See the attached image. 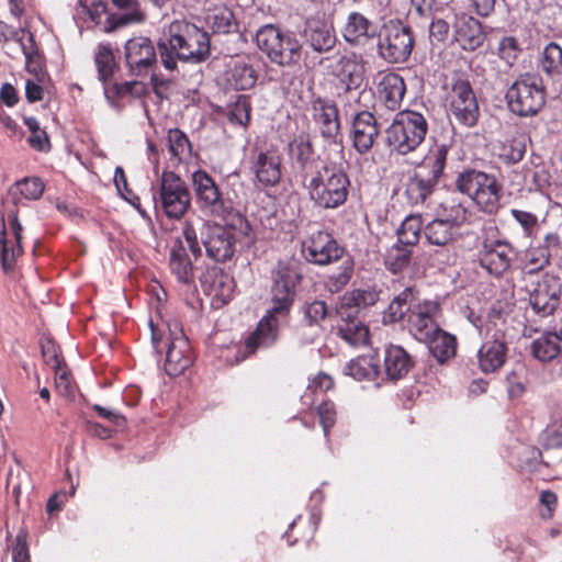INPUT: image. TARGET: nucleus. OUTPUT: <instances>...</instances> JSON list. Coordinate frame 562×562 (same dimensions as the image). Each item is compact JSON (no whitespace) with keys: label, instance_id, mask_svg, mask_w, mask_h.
<instances>
[{"label":"nucleus","instance_id":"nucleus-1","mask_svg":"<svg viewBox=\"0 0 562 562\" xmlns=\"http://www.w3.org/2000/svg\"><path fill=\"white\" fill-rule=\"evenodd\" d=\"M158 53L168 70L177 68V59L202 64L211 56V38L206 31L193 23L175 22L170 25L168 41L158 43Z\"/></svg>","mask_w":562,"mask_h":562},{"label":"nucleus","instance_id":"nucleus-2","mask_svg":"<svg viewBox=\"0 0 562 562\" xmlns=\"http://www.w3.org/2000/svg\"><path fill=\"white\" fill-rule=\"evenodd\" d=\"M378 300V292L371 286L357 289L346 293L337 313L340 317L338 324L339 336L350 346H364L369 340L368 328L357 318L359 308L372 305Z\"/></svg>","mask_w":562,"mask_h":562},{"label":"nucleus","instance_id":"nucleus-3","mask_svg":"<svg viewBox=\"0 0 562 562\" xmlns=\"http://www.w3.org/2000/svg\"><path fill=\"white\" fill-rule=\"evenodd\" d=\"M449 146L447 144L435 145L425 156L418 170L408 178L405 194L412 205L424 204L434 193L447 164Z\"/></svg>","mask_w":562,"mask_h":562},{"label":"nucleus","instance_id":"nucleus-4","mask_svg":"<svg viewBox=\"0 0 562 562\" xmlns=\"http://www.w3.org/2000/svg\"><path fill=\"white\" fill-rule=\"evenodd\" d=\"M256 42L259 49L273 64L291 67L301 60L303 45L291 31L267 24L257 31Z\"/></svg>","mask_w":562,"mask_h":562},{"label":"nucleus","instance_id":"nucleus-5","mask_svg":"<svg viewBox=\"0 0 562 562\" xmlns=\"http://www.w3.org/2000/svg\"><path fill=\"white\" fill-rule=\"evenodd\" d=\"M454 184L459 192L471 198L483 212H497L502 186L494 175L469 168L457 176Z\"/></svg>","mask_w":562,"mask_h":562},{"label":"nucleus","instance_id":"nucleus-6","mask_svg":"<svg viewBox=\"0 0 562 562\" xmlns=\"http://www.w3.org/2000/svg\"><path fill=\"white\" fill-rule=\"evenodd\" d=\"M428 132L426 117L416 111L398 112L386 130V143L400 155L414 151L424 140Z\"/></svg>","mask_w":562,"mask_h":562},{"label":"nucleus","instance_id":"nucleus-7","mask_svg":"<svg viewBox=\"0 0 562 562\" xmlns=\"http://www.w3.org/2000/svg\"><path fill=\"white\" fill-rule=\"evenodd\" d=\"M350 181L346 172L335 167L312 178L302 188L310 199L322 209H336L342 205L349 193Z\"/></svg>","mask_w":562,"mask_h":562},{"label":"nucleus","instance_id":"nucleus-8","mask_svg":"<svg viewBox=\"0 0 562 562\" xmlns=\"http://www.w3.org/2000/svg\"><path fill=\"white\" fill-rule=\"evenodd\" d=\"M506 100L509 110L518 116H533L546 103L542 79L533 74L520 75L508 88Z\"/></svg>","mask_w":562,"mask_h":562},{"label":"nucleus","instance_id":"nucleus-9","mask_svg":"<svg viewBox=\"0 0 562 562\" xmlns=\"http://www.w3.org/2000/svg\"><path fill=\"white\" fill-rule=\"evenodd\" d=\"M378 54L387 64L406 63L412 55L415 36L409 26L391 21L378 34Z\"/></svg>","mask_w":562,"mask_h":562},{"label":"nucleus","instance_id":"nucleus-10","mask_svg":"<svg viewBox=\"0 0 562 562\" xmlns=\"http://www.w3.org/2000/svg\"><path fill=\"white\" fill-rule=\"evenodd\" d=\"M482 247L481 267L492 277L503 278L505 272L509 270L516 252L508 241L499 238V231L493 223L484 227Z\"/></svg>","mask_w":562,"mask_h":562},{"label":"nucleus","instance_id":"nucleus-11","mask_svg":"<svg viewBox=\"0 0 562 562\" xmlns=\"http://www.w3.org/2000/svg\"><path fill=\"white\" fill-rule=\"evenodd\" d=\"M157 194L154 193L155 204L159 202L164 213L169 218L180 220L191 205V194L186 182L173 171H164L159 180Z\"/></svg>","mask_w":562,"mask_h":562},{"label":"nucleus","instance_id":"nucleus-12","mask_svg":"<svg viewBox=\"0 0 562 562\" xmlns=\"http://www.w3.org/2000/svg\"><path fill=\"white\" fill-rule=\"evenodd\" d=\"M18 206L2 202L0 207V260L4 271L10 270L22 254L23 227L18 218Z\"/></svg>","mask_w":562,"mask_h":562},{"label":"nucleus","instance_id":"nucleus-13","mask_svg":"<svg viewBox=\"0 0 562 562\" xmlns=\"http://www.w3.org/2000/svg\"><path fill=\"white\" fill-rule=\"evenodd\" d=\"M289 153L293 161L294 176L301 187L322 171H327L328 165L316 154L308 136L300 135L289 144Z\"/></svg>","mask_w":562,"mask_h":562},{"label":"nucleus","instance_id":"nucleus-14","mask_svg":"<svg viewBox=\"0 0 562 562\" xmlns=\"http://www.w3.org/2000/svg\"><path fill=\"white\" fill-rule=\"evenodd\" d=\"M158 46L146 36L130 38L124 45V59L128 75L144 78L155 71L158 66Z\"/></svg>","mask_w":562,"mask_h":562},{"label":"nucleus","instance_id":"nucleus-15","mask_svg":"<svg viewBox=\"0 0 562 562\" xmlns=\"http://www.w3.org/2000/svg\"><path fill=\"white\" fill-rule=\"evenodd\" d=\"M193 189L202 211L215 217L225 220L233 206L228 199H224L213 178L204 170L192 173Z\"/></svg>","mask_w":562,"mask_h":562},{"label":"nucleus","instance_id":"nucleus-16","mask_svg":"<svg viewBox=\"0 0 562 562\" xmlns=\"http://www.w3.org/2000/svg\"><path fill=\"white\" fill-rule=\"evenodd\" d=\"M169 338L166 351L165 370L168 375L183 373L193 361L189 339L177 322L168 324Z\"/></svg>","mask_w":562,"mask_h":562},{"label":"nucleus","instance_id":"nucleus-17","mask_svg":"<svg viewBox=\"0 0 562 562\" xmlns=\"http://www.w3.org/2000/svg\"><path fill=\"white\" fill-rule=\"evenodd\" d=\"M313 120L319 133L329 144L344 148V136L340 127L339 111L331 100L316 97L311 102Z\"/></svg>","mask_w":562,"mask_h":562},{"label":"nucleus","instance_id":"nucleus-18","mask_svg":"<svg viewBox=\"0 0 562 562\" xmlns=\"http://www.w3.org/2000/svg\"><path fill=\"white\" fill-rule=\"evenodd\" d=\"M366 60L362 55L351 52L337 60L333 76L338 81L339 95L359 90L366 78Z\"/></svg>","mask_w":562,"mask_h":562},{"label":"nucleus","instance_id":"nucleus-19","mask_svg":"<svg viewBox=\"0 0 562 562\" xmlns=\"http://www.w3.org/2000/svg\"><path fill=\"white\" fill-rule=\"evenodd\" d=\"M200 236L206 254L215 261H225L234 255V235L221 225L200 223Z\"/></svg>","mask_w":562,"mask_h":562},{"label":"nucleus","instance_id":"nucleus-20","mask_svg":"<svg viewBox=\"0 0 562 562\" xmlns=\"http://www.w3.org/2000/svg\"><path fill=\"white\" fill-rule=\"evenodd\" d=\"M302 251L307 261L316 265L336 261L344 254V249L338 246L334 237L323 231L312 233L310 238L303 243Z\"/></svg>","mask_w":562,"mask_h":562},{"label":"nucleus","instance_id":"nucleus-21","mask_svg":"<svg viewBox=\"0 0 562 562\" xmlns=\"http://www.w3.org/2000/svg\"><path fill=\"white\" fill-rule=\"evenodd\" d=\"M439 311L440 306L436 301H425L414 305L408 315V323L409 329L417 340L425 342L440 329L436 323Z\"/></svg>","mask_w":562,"mask_h":562},{"label":"nucleus","instance_id":"nucleus-22","mask_svg":"<svg viewBox=\"0 0 562 562\" xmlns=\"http://www.w3.org/2000/svg\"><path fill=\"white\" fill-rule=\"evenodd\" d=\"M282 321V318L266 312L255 330L245 340L243 359L254 355L259 349H267L273 346L279 339V329Z\"/></svg>","mask_w":562,"mask_h":562},{"label":"nucleus","instance_id":"nucleus-23","mask_svg":"<svg viewBox=\"0 0 562 562\" xmlns=\"http://www.w3.org/2000/svg\"><path fill=\"white\" fill-rule=\"evenodd\" d=\"M453 38L460 44L462 49L474 52L484 44L486 34L477 19L461 13L454 16Z\"/></svg>","mask_w":562,"mask_h":562},{"label":"nucleus","instance_id":"nucleus-24","mask_svg":"<svg viewBox=\"0 0 562 562\" xmlns=\"http://www.w3.org/2000/svg\"><path fill=\"white\" fill-rule=\"evenodd\" d=\"M379 136L375 116L369 111L357 113L352 120V142L355 149L363 155L371 150Z\"/></svg>","mask_w":562,"mask_h":562},{"label":"nucleus","instance_id":"nucleus-25","mask_svg":"<svg viewBox=\"0 0 562 562\" xmlns=\"http://www.w3.org/2000/svg\"><path fill=\"white\" fill-rule=\"evenodd\" d=\"M302 37L315 53L326 54L336 46L337 37L331 25L323 21H310L305 24Z\"/></svg>","mask_w":562,"mask_h":562},{"label":"nucleus","instance_id":"nucleus-26","mask_svg":"<svg viewBox=\"0 0 562 562\" xmlns=\"http://www.w3.org/2000/svg\"><path fill=\"white\" fill-rule=\"evenodd\" d=\"M529 350L532 357L540 362L555 360L562 351V321L560 327L547 329L533 339Z\"/></svg>","mask_w":562,"mask_h":562},{"label":"nucleus","instance_id":"nucleus-27","mask_svg":"<svg viewBox=\"0 0 562 562\" xmlns=\"http://www.w3.org/2000/svg\"><path fill=\"white\" fill-rule=\"evenodd\" d=\"M342 36L348 44L366 45L378 36L376 25L360 12H351L342 29Z\"/></svg>","mask_w":562,"mask_h":562},{"label":"nucleus","instance_id":"nucleus-28","mask_svg":"<svg viewBox=\"0 0 562 562\" xmlns=\"http://www.w3.org/2000/svg\"><path fill=\"white\" fill-rule=\"evenodd\" d=\"M561 290L558 283H536L530 292L529 302L537 315L547 317L559 307Z\"/></svg>","mask_w":562,"mask_h":562},{"label":"nucleus","instance_id":"nucleus-29","mask_svg":"<svg viewBox=\"0 0 562 562\" xmlns=\"http://www.w3.org/2000/svg\"><path fill=\"white\" fill-rule=\"evenodd\" d=\"M252 170L265 187H273L281 179V160L272 151H258L254 156Z\"/></svg>","mask_w":562,"mask_h":562},{"label":"nucleus","instance_id":"nucleus-30","mask_svg":"<svg viewBox=\"0 0 562 562\" xmlns=\"http://www.w3.org/2000/svg\"><path fill=\"white\" fill-rule=\"evenodd\" d=\"M406 92L404 79L396 72H386L378 83V94L386 109L397 110Z\"/></svg>","mask_w":562,"mask_h":562},{"label":"nucleus","instance_id":"nucleus-31","mask_svg":"<svg viewBox=\"0 0 562 562\" xmlns=\"http://www.w3.org/2000/svg\"><path fill=\"white\" fill-rule=\"evenodd\" d=\"M492 338L486 340L477 352L480 368L485 373L495 372L506 360L505 341L497 333L493 334Z\"/></svg>","mask_w":562,"mask_h":562},{"label":"nucleus","instance_id":"nucleus-32","mask_svg":"<svg viewBox=\"0 0 562 562\" xmlns=\"http://www.w3.org/2000/svg\"><path fill=\"white\" fill-rule=\"evenodd\" d=\"M413 368L412 357L404 348L390 345L384 350V369L389 379L400 380Z\"/></svg>","mask_w":562,"mask_h":562},{"label":"nucleus","instance_id":"nucleus-33","mask_svg":"<svg viewBox=\"0 0 562 562\" xmlns=\"http://www.w3.org/2000/svg\"><path fill=\"white\" fill-rule=\"evenodd\" d=\"M44 192V183L40 178H24L16 181L8 190L7 200L12 206H18L22 198L26 200H37Z\"/></svg>","mask_w":562,"mask_h":562},{"label":"nucleus","instance_id":"nucleus-34","mask_svg":"<svg viewBox=\"0 0 562 562\" xmlns=\"http://www.w3.org/2000/svg\"><path fill=\"white\" fill-rule=\"evenodd\" d=\"M295 283H273L271 288L272 306L267 312L284 319L294 302Z\"/></svg>","mask_w":562,"mask_h":562},{"label":"nucleus","instance_id":"nucleus-35","mask_svg":"<svg viewBox=\"0 0 562 562\" xmlns=\"http://www.w3.org/2000/svg\"><path fill=\"white\" fill-rule=\"evenodd\" d=\"M112 4L125 12L122 14H110V30L117 29L131 23H139L145 20V13L140 10L137 0H111Z\"/></svg>","mask_w":562,"mask_h":562},{"label":"nucleus","instance_id":"nucleus-36","mask_svg":"<svg viewBox=\"0 0 562 562\" xmlns=\"http://www.w3.org/2000/svg\"><path fill=\"white\" fill-rule=\"evenodd\" d=\"M205 23L213 34H231L238 31V23L231 9L217 7L205 16Z\"/></svg>","mask_w":562,"mask_h":562},{"label":"nucleus","instance_id":"nucleus-37","mask_svg":"<svg viewBox=\"0 0 562 562\" xmlns=\"http://www.w3.org/2000/svg\"><path fill=\"white\" fill-rule=\"evenodd\" d=\"M427 241L447 251L453 241V225L443 218L434 220L424 229Z\"/></svg>","mask_w":562,"mask_h":562},{"label":"nucleus","instance_id":"nucleus-38","mask_svg":"<svg viewBox=\"0 0 562 562\" xmlns=\"http://www.w3.org/2000/svg\"><path fill=\"white\" fill-rule=\"evenodd\" d=\"M226 80L235 90H247L256 85L257 74L252 66L237 61L227 71Z\"/></svg>","mask_w":562,"mask_h":562},{"label":"nucleus","instance_id":"nucleus-39","mask_svg":"<svg viewBox=\"0 0 562 562\" xmlns=\"http://www.w3.org/2000/svg\"><path fill=\"white\" fill-rule=\"evenodd\" d=\"M425 344L428 345L430 353L439 362L446 361L456 353V338L441 329L436 331Z\"/></svg>","mask_w":562,"mask_h":562},{"label":"nucleus","instance_id":"nucleus-40","mask_svg":"<svg viewBox=\"0 0 562 562\" xmlns=\"http://www.w3.org/2000/svg\"><path fill=\"white\" fill-rule=\"evenodd\" d=\"M345 373L355 380H373L379 374V366L372 357H358L348 362Z\"/></svg>","mask_w":562,"mask_h":562},{"label":"nucleus","instance_id":"nucleus-41","mask_svg":"<svg viewBox=\"0 0 562 562\" xmlns=\"http://www.w3.org/2000/svg\"><path fill=\"white\" fill-rule=\"evenodd\" d=\"M94 63L98 70V77L104 83L113 77L117 69L115 56L110 45L100 44L98 46L94 54Z\"/></svg>","mask_w":562,"mask_h":562},{"label":"nucleus","instance_id":"nucleus-42","mask_svg":"<svg viewBox=\"0 0 562 562\" xmlns=\"http://www.w3.org/2000/svg\"><path fill=\"white\" fill-rule=\"evenodd\" d=\"M450 111L459 124L473 127L480 117V108L477 101L464 103L460 101L450 102Z\"/></svg>","mask_w":562,"mask_h":562},{"label":"nucleus","instance_id":"nucleus-43","mask_svg":"<svg viewBox=\"0 0 562 562\" xmlns=\"http://www.w3.org/2000/svg\"><path fill=\"white\" fill-rule=\"evenodd\" d=\"M541 68L548 75L562 74V47L550 42L542 52Z\"/></svg>","mask_w":562,"mask_h":562},{"label":"nucleus","instance_id":"nucleus-44","mask_svg":"<svg viewBox=\"0 0 562 562\" xmlns=\"http://www.w3.org/2000/svg\"><path fill=\"white\" fill-rule=\"evenodd\" d=\"M146 92V86L140 81H126L123 83H113L111 87H105L104 93L108 100L120 99L126 95L139 98Z\"/></svg>","mask_w":562,"mask_h":562},{"label":"nucleus","instance_id":"nucleus-45","mask_svg":"<svg viewBox=\"0 0 562 562\" xmlns=\"http://www.w3.org/2000/svg\"><path fill=\"white\" fill-rule=\"evenodd\" d=\"M413 304V289L406 288L390 303L387 314L391 322H397L404 317L405 314H411L414 308Z\"/></svg>","mask_w":562,"mask_h":562},{"label":"nucleus","instance_id":"nucleus-46","mask_svg":"<svg viewBox=\"0 0 562 562\" xmlns=\"http://www.w3.org/2000/svg\"><path fill=\"white\" fill-rule=\"evenodd\" d=\"M24 124L31 132L27 138L29 145L38 151H48L50 149V140L47 133L41 128L38 121L33 116H25Z\"/></svg>","mask_w":562,"mask_h":562},{"label":"nucleus","instance_id":"nucleus-47","mask_svg":"<svg viewBox=\"0 0 562 562\" xmlns=\"http://www.w3.org/2000/svg\"><path fill=\"white\" fill-rule=\"evenodd\" d=\"M526 153L524 138H514L503 143L499 147L498 157L506 165H515L522 160Z\"/></svg>","mask_w":562,"mask_h":562},{"label":"nucleus","instance_id":"nucleus-48","mask_svg":"<svg viewBox=\"0 0 562 562\" xmlns=\"http://www.w3.org/2000/svg\"><path fill=\"white\" fill-rule=\"evenodd\" d=\"M168 143L171 155L179 160L191 156V143L187 135L179 128H173L168 132Z\"/></svg>","mask_w":562,"mask_h":562},{"label":"nucleus","instance_id":"nucleus-49","mask_svg":"<svg viewBox=\"0 0 562 562\" xmlns=\"http://www.w3.org/2000/svg\"><path fill=\"white\" fill-rule=\"evenodd\" d=\"M204 292L209 295H213L211 304L218 308L232 299L235 283H201Z\"/></svg>","mask_w":562,"mask_h":562},{"label":"nucleus","instance_id":"nucleus-50","mask_svg":"<svg viewBox=\"0 0 562 562\" xmlns=\"http://www.w3.org/2000/svg\"><path fill=\"white\" fill-rule=\"evenodd\" d=\"M420 233L419 217H407L397 231L398 241L405 246L417 244Z\"/></svg>","mask_w":562,"mask_h":562},{"label":"nucleus","instance_id":"nucleus-51","mask_svg":"<svg viewBox=\"0 0 562 562\" xmlns=\"http://www.w3.org/2000/svg\"><path fill=\"white\" fill-rule=\"evenodd\" d=\"M55 389L64 397L72 398L76 392V385L65 364L54 368Z\"/></svg>","mask_w":562,"mask_h":562},{"label":"nucleus","instance_id":"nucleus-52","mask_svg":"<svg viewBox=\"0 0 562 562\" xmlns=\"http://www.w3.org/2000/svg\"><path fill=\"white\" fill-rule=\"evenodd\" d=\"M440 206L445 211V221L450 223L453 226H460L467 221V209L462 205L461 202H456L454 200H446Z\"/></svg>","mask_w":562,"mask_h":562},{"label":"nucleus","instance_id":"nucleus-53","mask_svg":"<svg viewBox=\"0 0 562 562\" xmlns=\"http://www.w3.org/2000/svg\"><path fill=\"white\" fill-rule=\"evenodd\" d=\"M30 45L22 43V50L26 59V69L31 74L37 75L42 71V56L35 47L32 33H29Z\"/></svg>","mask_w":562,"mask_h":562},{"label":"nucleus","instance_id":"nucleus-54","mask_svg":"<svg viewBox=\"0 0 562 562\" xmlns=\"http://www.w3.org/2000/svg\"><path fill=\"white\" fill-rule=\"evenodd\" d=\"M250 111L249 99L246 95H239L231 109V121L246 126L250 120Z\"/></svg>","mask_w":562,"mask_h":562},{"label":"nucleus","instance_id":"nucleus-55","mask_svg":"<svg viewBox=\"0 0 562 562\" xmlns=\"http://www.w3.org/2000/svg\"><path fill=\"white\" fill-rule=\"evenodd\" d=\"M170 268L177 274L178 281H189L190 261L184 257L183 249L172 250Z\"/></svg>","mask_w":562,"mask_h":562},{"label":"nucleus","instance_id":"nucleus-56","mask_svg":"<svg viewBox=\"0 0 562 562\" xmlns=\"http://www.w3.org/2000/svg\"><path fill=\"white\" fill-rule=\"evenodd\" d=\"M462 101L464 103H471V101H477L476 95L472 89L471 83L467 79H457L452 83L451 89V101Z\"/></svg>","mask_w":562,"mask_h":562},{"label":"nucleus","instance_id":"nucleus-57","mask_svg":"<svg viewBox=\"0 0 562 562\" xmlns=\"http://www.w3.org/2000/svg\"><path fill=\"white\" fill-rule=\"evenodd\" d=\"M317 415L319 417V423L323 427L325 437H328L330 428L336 423V408L334 403L328 401H323L321 405L317 406Z\"/></svg>","mask_w":562,"mask_h":562},{"label":"nucleus","instance_id":"nucleus-58","mask_svg":"<svg viewBox=\"0 0 562 562\" xmlns=\"http://www.w3.org/2000/svg\"><path fill=\"white\" fill-rule=\"evenodd\" d=\"M520 50L518 41L513 36H505L499 41L498 55L508 64L518 57Z\"/></svg>","mask_w":562,"mask_h":562},{"label":"nucleus","instance_id":"nucleus-59","mask_svg":"<svg viewBox=\"0 0 562 562\" xmlns=\"http://www.w3.org/2000/svg\"><path fill=\"white\" fill-rule=\"evenodd\" d=\"M301 278L295 261L279 262L274 270L273 281H299Z\"/></svg>","mask_w":562,"mask_h":562},{"label":"nucleus","instance_id":"nucleus-60","mask_svg":"<svg viewBox=\"0 0 562 562\" xmlns=\"http://www.w3.org/2000/svg\"><path fill=\"white\" fill-rule=\"evenodd\" d=\"M334 385L333 379L326 373L317 374L307 387L306 393L302 398H308L313 393L326 392Z\"/></svg>","mask_w":562,"mask_h":562},{"label":"nucleus","instance_id":"nucleus-61","mask_svg":"<svg viewBox=\"0 0 562 562\" xmlns=\"http://www.w3.org/2000/svg\"><path fill=\"white\" fill-rule=\"evenodd\" d=\"M543 443L547 448H562V419L546 430Z\"/></svg>","mask_w":562,"mask_h":562},{"label":"nucleus","instance_id":"nucleus-62","mask_svg":"<svg viewBox=\"0 0 562 562\" xmlns=\"http://www.w3.org/2000/svg\"><path fill=\"white\" fill-rule=\"evenodd\" d=\"M326 314L327 308L323 301H314L305 310V317L311 325L318 324L325 318Z\"/></svg>","mask_w":562,"mask_h":562},{"label":"nucleus","instance_id":"nucleus-63","mask_svg":"<svg viewBox=\"0 0 562 562\" xmlns=\"http://www.w3.org/2000/svg\"><path fill=\"white\" fill-rule=\"evenodd\" d=\"M183 236H184L186 241L188 243V246H189V249L191 250V252L195 257L200 256L201 255V246H200V240L198 237V231H196L195 226L188 221L184 223V226H183Z\"/></svg>","mask_w":562,"mask_h":562},{"label":"nucleus","instance_id":"nucleus-64","mask_svg":"<svg viewBox=\"0 0 562 562\" xmlns=\"http://www.w3.org/2000/svg\"><path fill=\"white\" fill-rule=\"evenodd\" d=\"M450 25L442 19L432 20L429 26V34L437 42H445L449 35Z\"/></svg>","mask_w":562,"mask_h":562}]
</instances>
